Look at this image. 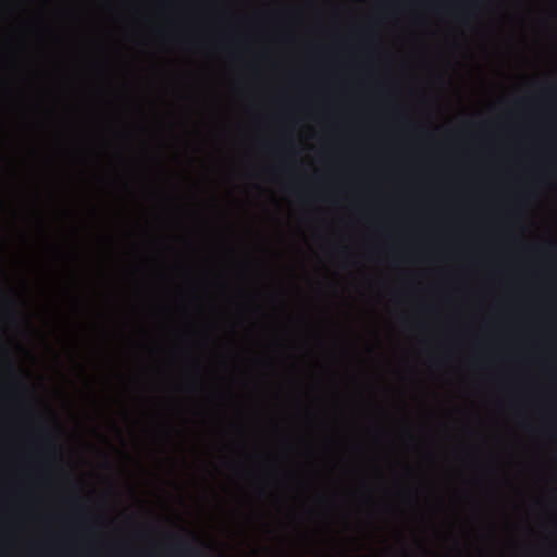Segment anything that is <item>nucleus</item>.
Instances as JSON below:
<instances>
[{"mask_svg": "<svg viewBox=\"0 0 557 557\" xmlns=\"http://www.w3.org/2000/svg\"><path fill=\"white\" fill-rule=\"evenodd\" d=\"M17 385L10 386L11 389H16Z\"/></svg>", "mask_w": 557, "mask_h": 557, "instance_id": "f03ea898", "label": "nucleus"}, {"mask_svg": "<svg viewBox=\"0 0 557 557\" xmlns=\"http://www.w3.org/2000/svg\"><path fill=\"white\" fill-rule=\"evenodd\" d=\"M46 440H47V443L53 448V450H55V445L52 443L51 438L46 437Z\"/></svg>", "mask_w": 557, "mask_h": 557, "instance_id": "f257e3e1", "label": "nucleus"}]
</instances>
